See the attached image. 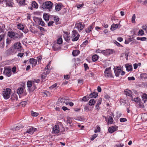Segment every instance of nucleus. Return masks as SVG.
<instances>
[{
  "label": "nucleus",
  "instance_id": "1",
  "mask_svg": "<svg viewBox=\"0 0 147 147\" xmlns=\"http://www.w3.org/2000/svg\"><path fill=\"white\" fill-rule=\"evenodd\" d=\"M11 93V89L7 88L3 89L2 94L4 98L5 99H7L10 97Z\"/></svg>",
  "mask_w": 147,
  "mask_h": 147
},
{
  "label": "nucleus",
  "instance_id": "2",
  "mask_svg": "<svg viewBox=\"0 0 147 147\" xmlns=\"http://www.w3.org/2000/svg\"><path fill=\"white\" fill-rule=\"evenodd\" d=\"M7 35L9 37L12 38L14 40L17 39L20 37L18 34L16 32L11 31L8 32Z\"/></svg>",
  "mask_w": 147,
  "mask_h": 147
},
{
  "label": "nucleus",
  "instance_id": "3",
  "mask_svg": "<svg viewBox=\"0 0 147 147\" xmlns=\"http://www.w3.org/2000/svg\"><path fill=\"white\" fill-rule=\"evenodd\" d=\"M79 36L80 35L78 34L76 30H73L71 36V38H72V41H76L78 39Z\"/></svg>",
  "mask_w": 147,
  "mask_h": 147
},
{
  "label": "nucleus",
  "instance_id": "4",
  "mask_svg": "<svg viewBox=\"0 0 147 147\" xmlns=\"http://www.w3.org/2000/svg\"><path fill=\"white\" fill-rule=\"evenodd\" d=\"M105 76L106 77L113 78V76L112 75L110 67L107 68L105 71Z\"/></svg>",
  "mask_w": 147,
  "mask_h": 147
},
{
  "label": "nucleus",
  "instance_id": "5",
  "mask_svg": "<svg viewBox=\"0 0 147 147\" xmlns=\"http://www.w3.org/2000/svg\"><path fill=\"white\" fill-rule=\"evenodd\" d=\"M3 73L8 77L10 76L11 74V68L9 67H5L4 68Z\"/></svg>",
  "mask_w": 147,
  "mask_h": 147
},
{
  "label": "nucleus",
  "instance_id": "6",
  "mask_svg": "<svg viewBox=\"0 0 147 147\" xmlns=\"http://www.w3.org/2000/svg\"><path fill=\"white\" fill-rule=\"evenodd\" d=\"M84 26L85 25L82 22L77 23L75 24V28H77L79 31L82 30Z\"/></svg>",
  "mask_w": 147,
  "mask_h": 147
},
{
  "label": "nucleus",
  "instance_id": "7",
  "mask_svg": "<svg viewBox=\"0 0 147 147\" xmlns=\"http://www.w3.org/2000/svg\"><path fill=\"white\" fill-rule=\"evenodd\" d=\"M53 3L50 1H47V11H50L52 10Z\"/></svg>",
  "mask_w": 147,
  "mask_h": 147
},
{
  "label": "nucleus",
  "instance_id": "8",
  "mask_svg": "<svg viewBox=\"0 0 147 147\" xmlns=\"http://www.w3.org/2000/svg\"><path fill=\"white\" fill-rule=\"evenodd\" d=\"M14 48L18 49V51L21 52H23V49L22 47L21 46V43L18 42L16 43H15L14 45Z\"/></svg>",
  "mask_w": 147,
  "mask_h": 147
},
{
  "label": "nucleus",
  "instance_id": "9",
  "mask_svg": "<svg viewBox=\"0 0 147 147\" xmlns=\"http://www.w3.org/2000/svg\"><path fill=\"white\" fill-rule=\"evenodd\" d=\"M4 3H5V6H4V7H6L7 6L9 7H12L13 6V5L14 3L13 1V0H8L4 1Z\"/></svg>",
  "mask_w": 147,
  "mask_h": 147
},
{
  "label": "nucleus",
  "instance_id": "10",
  "mask_svg": "<svg viewBox=\"0 0 147 147\" xmlns=\"http://www.w3.org/2000/svg\"><path fill=\"white\" fill-rule=\"evenodd\" d=\"M100 52H101L105 56H107L112 53V50L110 49L100 50Z\"/></svg>",
  "mask_w": 147,
  "mask_h": 147
},
{
  "label": "nucleus",
  "instance_id": "11",
  "mask_svg": "<svg viewBox=\"0 0 147 147\" xmlns=\"http://www.w3.org/2000/svg\"><path fill=\"white\" fill-rule=\"evenodd\" d=\"M114 70L115 75L117 77L118 76L121 72L122 70L118 67H114Z\"/></svg>",
  "mask_w": 147,
  "mask_h": 147
},
{
  "label": "nucleus",
  "instance_id": "12",
  "mask_svg": "<svg viewBox=\"0 0 147 147\" xmlns=\"http://www.w3.org/2000/svg\"><path fill=\"white\" fill-rule=\"evenodd\" d=\"M32 82L33 83V85L34 87H33L31 90H34L35 89L37 88L36 86L40 82V80L39 79H34Z\"/></svg>",
  "mask_w": 147,
  "mask_h": 147
},
{
  "label": "nucleus",
  "instance_id": "13",
  "mask_svg": "<svg viewBox=\"0 0 147 147\" xmlns=\"http://www.w3.org/2000/svg\"><path fill=\"white\" fill-rule=\"evenodd\" d=\"M59 132V125H55L53 127L52 133L55 134L58 133Z\"/></svg>",
  "mask_w": 147,
  "mask_h": 147
},
{
  "label": "nucleus",
  "instance_id": "14",
  "mask_svg": "<svg viewBox=\"0 0 147 147\" xmlns=\"http://www.w3.org/2000/svg\"><path fill=\"white\" fill-rule=\"evenodd\" d=\"M38 6L36 2L35 1H32L31 6L29 7L28 8L31 10H32V7L37 9L38 8Z\"/></svg>",
  "mask_w": 147,
  "mask_h": 147
},
{
  "label": "nucleus",
  "instance_id": "15",
  "mask_svg": "<svg viewBox=\"0 0 147 147\" xmlns=\"http://www.w3.org/2000/svg\"><path fill=\"white\" fill-rule=\"evenodd\" d=\"M33 85V83L32 81H29L27 82V87L30 91H34L31 90L33 87H34Z\"/></svg>",
  "mask_w": 147,
  "mask_h": 147
},
{
  "label": "nucleus",
  "instance_id": "16",
  "mask_svg": "<svg viewBox=\"0 0 147 147\" xmlns=\"http://www.w3.org/2000/svg\"><path fill=\"white\" fill-rule=\"evenodd\" d=\"M114 117V115L113 113L111 114L108 118V120L107 121L108 124H111L113 123V117Z\"/></svg>",
  "mask_w": 147,
  "mask_h": 147
},
{
  "label": "nucleus",
  "instance_id": "17",
  "mask_svg": "<svg viewBox=\"0 0 147 147\" xmlns=\"http://www.w3.org/2000/svg\"><path fill=\"white\" fill-rule=\"evenodd\" d=\"M25 88L24 87H21L18 88L17 91V93L18 94H22Z\"/></svg>",
  "mask_w": 147,
  "mask_h": 147
},
{
  "label": "nucleus",
  "instance_id": "18",
  "mask_svg": "<svg viewBox=\"0 0 147 147\" xmlns=\"http://www.w3.org/2000/svg\"><path fill=\"white\" fill-rule=\"evenodd\" d=\"M117 128L116 127L112 126L109 128L108 131L109 133H112L117 130Z\"/></svg>",
  "mask_w": 147,
  "mask_h": 147
},
{
  "label": "nucleus",
  "instance_id": "19",
  "mask_svg": "<svg viewBox=\"0 0 147 147\" xmlns=\"http://www.w3.org/2000/svg\"><path fill=\"white\" fill-rule=\"evenodd\" d=\"M40 75L42 81H45L46 77V72H45V71H44L42 72H41L40 73Z\"/></svg>",
  "mask_w": 147,
  "mask_h": 147
},
{
  "label": "nucleus",
  "instance_id": "20",
  "mask_svg": "<svg viewBox=\"0 0 147 147\" xmlns=\"http://www.w3.org/2000/svg\"><path fill=\"white\" fill-rule=\"evenodd\" d=\"M30 62L32 65L33 66H35L37 63V61L36 59L32 58L30 59Z\"/></svg>",
  "mask_w": 147,
  "mask_h": 147
},
{
  "label": "nucleus",
  "instance_id": "21",
  "mask_svg": "<svg viewBox=\"0 0 147 147\" xmlns=\"http://www.w3.org/2000/svg\"><path fill=\"white\" fill-rule=\"evenodd\" d=\"M98 95L97 93L93 92L89 95V96L90 98H95L98 96Z\"/></svg>",
  "mask_w": 147,
  "mask_h": 147
},
{
  "label": "nucleus",
  "instance_id": "22",
  "mask_svg": "<svg viewBox=\"0 0 147 147\" xmlns=\"http://www.w3.org/2000/svg\"><path fill=\"white\" fill-rule=\"evenodd\" d=\"M142 98L144 103H145L147 100V94L145 93L143 94Z\"/></svg>",
  "mask_w": 147,
  "mask_h": 147
},
{
  "label": "nucleus",
  "instance_id": "23",
  "mask_svg": "<svg viewBox=\"0 0 147 147\" xmlns=\"http://www.w3.org/2000/svg\"><path fill=\"white\" fill-rule=\"evenodd\" d=\"M119 24H113L111 25V29L112 30H116L119 26Z\"/></svg>",
  "mask_w": 147,
  "mask_h": 147
},
{
  "label": "nucleus",
  "instance_id": "24",
  "mask_svg": "<svg viewBox=\"0 0 147 147\" xmlns=\"http://www.w3.org/2000/svg\"><path fill=\"white\" fill-rule=\"evenodd\" d=\"M34 128L33 127H31L30 128L28 129L27 130L26 132L29 133L30 134H32L34 131Z\"/></svg>",
  "mask_w": 147,
  "mask_h": 147
},
{
  "label": "nucleus",
  "instance_id": "25",
  "mask_svg": "<svg viewBox=\"0 0 147 147\" xmlns=\"http://www.w3.org/2000/svg\"><path fill=\"white\" fill-rule=\"evenodd\" d=\"M131 91L129 90H127V89L125 90L124 91V94L127 96H130L131 95Z\"/></svg>",
  "mask_w": 147,
  "mask_h": 147
},
{
  "label": "nucleus",
  "instance_id": "26",
  "mask_svg": "<svg viewBox=\"0 0 147 147\" xmlns=\"http://www.w3.org/2000/svg\"><path fill=\"white\" fill-rule=\"evenodd\" d=\"M62 8V5L57 4L55 7V9L57 11H59Z\"/></svg>",
  "mask_w": 147,
  "mask_h": 147
},
{
  "label": "nucleus",
  "instance_id": "27",
  "mask_svg": "<svg viewBox=\"0 0 147 147\" xmlns=\"http://www.w3.org/2000/svg\"><path fill=\"white\" fill-rule=\"evenodd\" d=\"M11 99L12 100L17 101L18 99V96L16 94H13L11 96Z\"/></svg>",
  "mask_w": 147,
  "mask_h": 147
},
{
  "label": "nucleus",
  "instance_id": "28",
  "mask_svg": "<svg viewBox=\"0 0 147 147\" xmlns=\"http://www.w3.org/2000/svg\"><path fill=\"white\" fill-rule=\"evenodd\" d=\"M80 53V51L78 50H74L72 52V55L74 56L78 55Z\"/></svg>",
  "mask_w": 147,
  "mask_h": 147
},
{
  "label": "nucleus",
  "instance_id": "29",
  "mask_svg": "<svg viewBox=\"0 0 147 147\" xmlns=\"http://www.w3.org/2000/svg\"><path fill=\"white\" fill-rule=\"evenodd\" d=\"M126 70L128 71H131L132 70V67L131 65H126Z\"/></svg>",
  "mask_w": 147,
  "mask_h": 147
},
{
  "label": "nucleus",
  "instance_id": "30",
  "mask_svg": "<svg viewBox=\"0 0 147 147\" xmlns=\"http://www.w3.org/2000/svg\"><path fill=\"white\" fill-rule=\"evenodd\" d=\"M58 101L59 103H61L62 105H64L65 101V100L64 99L60 98L58 99Z\"/></svg>",
  "mask_w": 147,
  "mask_h": 147
},
{
  "label": "nucleus",
  "instance_id": "31",
  "mask_svg": "<svg viewBox=\"0 0 147 147\" xmlns=\"http://www.w3.org/2000/svg\"><path fill=\"white\" fill-rule=\"evenodd\" d=\"M5 26L2 24H0V33L3 32Z\"/></svg>",
  "mask_w": 147,
  "mask_h": 147
},
{
  "label": "nucleus",
  "instance_id": "32",
  "mask_svg": "<svg viewBox=\"0 0 147 147\" xmlns=\"http://www.w3.org/2000/svg\"><path fill=\"white\" fill-rule=\"evenodd\" d=\"M95 102V100L94 99H91L89 101V105L90 106L94 105Z\"/></svg>",
  "mask_w": 147,
  "mask_h": 147
},
{
  "label": "nucleus",
  "instance_id": "33",
  "mask_svg": "<svg viewBox=\"0 0 147 147\" xmlns=\"http://www.w3.org/2000/svg\"><path fill=\"white\" fill-rule=\"evenodd\" d=\"M92 60L93 61H96L98 59V57L96 55H93L92 57Z\"/></svg>",
  "mask_w": 147,
  "mask_h": 147
},
{
  "label": "nucleus",
  "instance_id": "34",
  "mask_svg": "<svg viewBox=\"0 0 147 147\" xmlns=\"http://www.w3.org/2000/svg\"><path fill=\"white\" fill-rule=\"evenodd\" d=\"M38 24L40 25H41L42 26H43L45 25V23L43 22L41 18H38Z\"/></svg>",
  "mask_w": 147,
  "mask_h": 147
},
{
  "label": "nucleus",
  "instance_id": "35",
  "mask_svg": "<svg viewBox=\"0 0 147 147\" xmlns=\"http://www.w3.org/2000/svg\"><path fill=\"white\" fill-rule=\"evenodd\" d=\"M17 2L20 5H24L25 3V0H16Z\"/></svg>",
  "mask_w": 147,
  "mask_h": 147
},
{
  "label": "nucleus",
  "instance_id": "36",
  "mask_svg": "<svg viewBox=\"0 0 147 147\" xmlns=\"http://www.w3.org/2000/svg\"><path fill=\"white\" fill-rule=\"evenodd\" d=\"M63 42V40L62 38L60 37L59 38L57 39V43H56L58 45H60L62 44Z\"/></svg>",
  "mask_w": 147,
  "mask_h": 147
},
{
  "label": "nucleus",
  "instance_id": "37",
  "mask_svg": "<svg viewBox=\"0 0 147 147\" xmlns=\"http://www.w3.org/2000/svg\"><path fill=\"white\" fill-rule=\"evenodd\" d=\"M64 37L65 40L67 42H69L70 40V36L67 34H66L64 35Z\"/></svg>",
  "mask_w": 147,
  "mask_h": 147
},
{
  "label": "nucleus",
  "instance_id": "38",
  "mask_svg": "<svg viewBox=\"0 0 147 147\" xmlns=\"http://www.w3.org/2000/svg\"><path fill=\"white\" fill-rule=\"evenodd\" d=\"M58 45L57 44L55 43L53 46V47L55 50H58L60 49L61 47L59 46H58Z\"/></svg>",
  "mask_w": 147,
  "mask_h": 147
},
{
  "label": "nucleus",
  "instance_id": "39",
  "mask_svg": "<svg viewBox=\"0 0 147 147\" xmlns=\"http://www.w3.org/2000/svg\"><path fill=\"white\" fill-rule=\"evenodd\" d=\"M31 114L32 116L33 117L37 116L39 115V114L38 113L35 112L33 111H32L31 112Z\"/></svg>",
  "mask_w": 147,
  "mask_h": 147
},
{
  "label": "nucleus",
  "instance_id": "40",
  "mask_svg": "<svg viewBox=\"0 0 147 147\" xmlns=\"http://www.w3.org/2000/svg\"><path fill=\"white\" fill-rule=\"evenodd\" d=\"M141 100V99L140 98L137 97L134 98V101L136 103H138L139 102H140Z\"/></svg>",
  "mask_w": 147,
  "mask_h": 147
},
{
  "label": "nucleus",
  "instance_id": "41",
  "mask_svg": "<svg viewBox=\"0 0 147 147\" xmlns=\"http://www.w3.org/2000/svg\"><path fill=\"white\" fill-rule=\"evenodd\" d=\"M51 62V61L49 62L48 65H47V69L48 70H50L52 69L51 67H50V66Z\"/></svg>",
  "mask_w": 147,
  "mask_h": 147
},
{
  "label": "nucleus",
  "instance_id": "42",
  "mask_svg": "<svg viewBox=\"0 0 147 147\" xmlns=\"http://www.w3.org/2000/svg\"><path fill=\"white\" fill-rule=\"evenodd\" d=\"M18 28L21 30H23L24 29V27L21 24H20L18 25Z\"/></svg>",
  "mask_w": 147,
  "mask_h": 147
},
{
  "label": "nucleus",
  "instance_id": "43",
  "mask_svg": "<svg viewBox=\"0 0 147 147\" xmlns=\"http://www.w3.org/2000/svg\"><path fill=\"white\" fill-rule=\"evenodd\" d=\"M136 19V15L135 14H134L133 15L131 18V22L132 23H135V20Z\"/></svg>",
  "mask_w": 147,
  "mask_h": 147
},
{
  "label": "nucleus",
  "instance_id": "44",
  "mask_svg": "<svg viewBox=\"0 0 147 147\" xmlns=\"http://www.w3.org/2000/svg\"><path fill=\"white\" fill-rule=\"evenodd\" d=\"M137 40H141L142 41H145L146 40V37H137Z\"/></svg>",
  "mask_w": 147,
  "mask_h": 147
},
{
  "label": "nucleus",
  "instance_id": "45",
  "mask_svg": "<svg viewBox=\"0 0 147 147\" xmlns=\"http://www.w3.org/2000/svg\"><path fill=\"white\" fill-rule=\"evenodd\" d=\"M138 103H139L138 105L140 107L144 108V105L143 103L141 102V100L140 101V102H139Z\"/></svg>",
  "mask_w": 147,
  "mask_h": 147
},
{
  "label": "nucleus",
  "instance_id": "46",
  "mask_svg": "<svg viewBox=\"0 0 147 147\" xmlns=\"http://www.w3.org/2000/svg\"><path fill=\"white\" fill-rule=\"evenodd\" d=\"M14 73H16V66L13 67L11 69V71Z\"/></svg>",
  "mask_w": 147,
  "mask_h": 147
},
{
  "label": "nucleus",
  "instance_id": "47",
  "mask_svg": "<svg viewBox=\"0 0 147 147\" xmlns=\"http://www.w3.org/2000/svg\"><path fill=\"white\" fill-rule=\"evenodd\" d=\"M41 7L42 8H43V10H44L45 9H46V2L45 1L43 2L42 3Z\"/></svg>",
  "mask_w": 147,
  "mask_h": 147
},
{
  "label": "nucleus",
  "instance_id": "48",
  "mask_svg": "<svg viewBox=\"0 0 147 147\" xmlns=\"http://www.w3.org/2000/svg\"><path fill=\"white\" fill-rule=\"evenodd\" d=\"M97 136V134H95L94 135H93L91 138V140H93L95 138H96Z\"/></svg>",
  "mask_w": 147,
  "mask_h": 147
},
{
  "label": "nucleus",
  "instance_id": "49",
  "mask_svg": "<svg viewBox=\"0 0 147 147\" xmlns=\"http://www.w3.org/2000/svg\"><path fill=\"white\" fill-rule=\"evenodd\" d=\"M38 28L40 30L41 32L43 33L42 34H43V33L45 32V29H44V28L40 26H39L38 27Z\"/></svg>",
  "mask_w": 147,
  "mask_h": 147
},
{
  "label": "nucleus",
  "instance_id": "50",
  "mask_svg": "<svg viewBox=\"0 0 147 147\" xmlns=\"http://www.w3.org/2000/svg\"><path fill=\"white\" fill-rule=\"evenodd\" d=\"M84 5V4L83 3L80 4H77L76 5V7L78 9H80Z\"/></svg>",
  "mask_w": 147,
  "mask_h": 147
},
{
  "label": "nucleus",
  "instance_id": "51",
  "mask_svg": "<svg viewBox=\"0 0 147 147\" xmlns=\"http://www.w3.org/2000/svg\"><path fill=\"white\" fill-rule=\"evenodd\" d=\"M67 122L68 123H69L71 124L72 123V121L71 119L69 117H67Z\"/></svg>",
  "mask_w": 147,
  "mask_h": 147
},
{
  "label": "nucleus",
  "instance_id": "52",
  "mask_svg": "<svg viewBox=\"0 0 147 147\" xmlns=\"http://www.w3.org/2000/svg\"><path fill=\"white\" fill-rule=\"evenodd\" d=\"M144 34V31L142 30H139L138 33V35H142Z\"/></svg>",
  "mask_w": 147,
  "mask_h": 147
},
{
  "label": "nucleus",
  "instance_id": "53",
  "mask_svg": "<svg viewBox=\"0 0 147 147\" xmlns=\"http://www.w3.org/2000/svg\"><path fill=\"white\" fill-rule=\"evenodd\" d=\"M88 97L87 98L86 96H84L82 99V101H87L88 100Z\"/></svg>",
  "mask_w": 147,
  "mask_h": 147
},
{
  "label": "nucleus",
  "instance_id": "54",
  "mask_svg": "<svg viewBox=\"0 0 147 147\" xmlns=\"http://www.w3.org/2000/svg\"><path fill=\"white\" fill-rule=\"evenodd\" d=\"M127 121V119L125 118H121L120 119V121L121 122H125L126 121Z\"/></svg>",
  "mask_w": 147,
  "mask_h": 147
},
{
  "label": "nucleus",
  "instance_id": "55",
  "mask_svg": "<svg viewBox=\"0 0 147 147\" xmlns=\"http://www.w3.org/2000/svg\"><path fill=\"white\" fill-rule=\"evenodd\" d=\"M88 43V41L86 40L84 41L82 44V47H84L85 45H86Z\"/></svg>",
  "mask_w": 147,
  "mask_h": 147
},
{
  "label": "nucleus",
  "instance_id": "56",
  "mask_svg": "<svg viewBox=\"0 0 147 147\" xmlns=\"http://www.w3.org/2000/svg\"><path fill=\"white\" fill-rule=\"evenodd\" d=\"M94 22L92 24L89 26V28H90L91 30H92L93 28L94 27Z\"/></svg>",
  "mask_w": 147,
  "mask_h": 147
},
{
  "label": "nucleus",
  "instance_id": "57",
  "mask_svg": "<svg viewBox=\"0 0 147 147\" xmlns=\"http://www.w3.org/2000/svg\"><path fill=\"white\" fill-rule=\"evenodd\" d=\"M54 20L56 22H58L59 20V18L57 16H55L54 17Z\"/></svg>",
  "mask_w": 147,
  "mask_h": 147
},
{
  "label": "nucleus",
  "instance_id": "58",
  "mask_svg": "<svg viewBox=\"0 0 147 147\" xmlns=\"http://www.w3.org/2000/svg\"><path fill=\"white\" fill-rule=\"evenodd\" d=\"M102 102V98H100L98 100V102L97 103V104L100 105L101 103Z\"/></svg>",
  "mask_w": 147,
  "mask_h": 147
},
{
  "label": "nucleus",
  "instance_id": "59",
  "mask_svg": "<svg viewBox=\"0 0 147 147\" xmlns=\"http://www.w3.org/2000/svg\"><path fill=\"white\" fill-rule=\"evenodd\" d=\"M57 84L55 83L52 86H51L49 88L50 89H52L55 87L57 86Z\"/></svg>",
  "mask_w": 147,
  "mask_h": 147
},
{
  "label": "nucleus",
  "instance_id": "60",
  "mask_svg": "<svg viewBox=\"0 0 147 147\" xmlns=\"http://www.w3.org/2000/svg\"><path fill=\"white\" fill-rule=\"evenodd\" d=\"M86 32L87 33H89L92 30L90 29V28L88 27L86 29Z\"/></svg>",
  "mask_w": 147,
  "mask_h": 147
},
{
  "label": "nucleus",
  "instance_id": "61",
  "mask_svg": "<svg viewBox=\"0 0 147 147\" xmlns=\"http://www.w3.org/2000/svg\"><path fill=\"white\" fill-rule=\"evenodd\" d=\"M100 128L99 126H97V129H95L94 131V132L96 133L98 131H100Z\"/></svg>",
  "mask_w": 147,
  "mask_h": 147
},
{
  "label": "nucleus",
  "instance_id": "62",
  "mask_svg": "<svg viewBox=\"0 0 147 147\" xmlns=\"http://www.w3.org/2000/svg\"><path fill=\"white\" fill-rule=\"evenodd\" d=\"M83 82V79L78 80V84H82Z\"/></svg>",
  "mask_w": 147,
  "mask_h": 147
},
{
  "label": "nucleus",
  "instance_id": "63",
  "mask_svg": "<svg viewBox=\"0 0 147 147\" xmlns=\"http://www.w3.org/2000/svg\"><path fill=\"white\" fill-rule=\"evenodd\" d=\"M128 79L129 80H135V78L133 76L129 77Z\"/></svg>",
  "mask_w": 147,
  "mask_h": 147
},
{
  "label": "nucleus",
  "instance_id": "64",
  "mask_svg": "<svg viewBox=\"0 0 147 147\" xmlns=\"http://www.w3.org/2000/svg\"><path fill=\"white\" fill-rule=\"evenodd\" d=\"M69 77L70 76L69 75H64V79L68 80L69 78Z\"/></svg>",
  "mask_w": 147,
  "mask_h": 147
}]
</instances>
